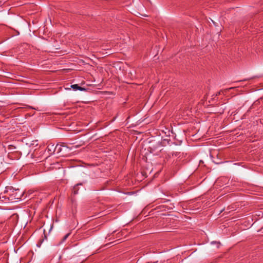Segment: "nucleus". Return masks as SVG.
I'll return each mask as SVG.
<instances>
[{"label": "nucleus", "mask_w": 263, "mask_h": 263, "mask_svg": "<svg viewBox=\"0 0 263 263\" xmlns=\"http://www.w3.org/2000/svg\"><path fill=\"white\" fill-rule=\"evenodd\" d=\"M72 147L68 146L67 143L61 142L57 144V153L62 157L67 156Z\"/></svg>", "instance_id": "1"}, {"label": "nucleus", "mask_w": 263, "mask_h": 263, "mask_svg": "<svg viewBox=\"0 0 263 263\" xmlns=\"http://www.w3.org/2000/svg\"><path fill=\"white\" fill-rule=\"evenodd\" d=\"M57 145L54 146V144H50L47 147V149L49 152H51L50 154L53 153L54 152H57Z\"/></svg>", "instance_id": "2"}, {"label": "nucleus", "mask_w": 263, "mask_h": 263, "mask_svg": "<svg viewBox=\"0 0 263 263\" xmlns=\"http://www.w3.org/2000/svg\"><path fill=\"white\" fill-rule=\"evenodd\" d=\"M71 87L74 90H80V91H85L86 90V89L82 87L79 86L78 84H73L71 85Z\"/></svg>", "instance_id": "3"}, {"label": "nucleus", "mask_w": 263, "mask_h": 263, "mask_svg": "<svg viewBox=\"0 0 263 263\" xmlns=\"http://www.w3.org/2000/svg\"><path fill=\"white\" fill-rule=\"evenodd\" d=\"M83 184L82 183H78L76 185H75L73 187V189H72V193L74 194V195H76L78 193V191H79V187H78V186L79 185H82Z\"/></svg>", "instance_id": "4"}, {"label": "nucleus", "mask_w": 263, "mask_h": 263, "mask_svg": "<svg viewBox=\"0 0 263 263\" xmlns=\"http://www.w3.org/2000/svg\"><path fill=\"white\" fill-rule=\"evenodd\" d=\"M70 235V233H68L66 235H65L63 238L61 239V240L59 242V243L58 244V245H60L61 243H62V242H63L68 237V236H69Z\"/></svg>", "instance_id": "5"}, {"label": "nucleus", "mask_w": 263, "mask_h": 263, "mask_svg": "<svg viewBox=\"0 0 263 263\" xmlns=\"http://www.w3.org/2000/svg\"><path fill=\"white\" fill-rule=\"evenodd\" d=\"M44 241V239H41L39 241V242H38V243L37 244V246L38 247H41V243L43 242V241Z\"/></svg>", "instance_id": "6"}, {"label": "nucleus", "mask_w": 263, "mask_h": 263, "mask_svg": "<svg viewBox=\"0 0 263 263\" xmlns=\"http://www.w3.org/2000/svg\"><path fill=\"white\" fill-rule=\"evenodd\" d=\"M21 196H22V195H20V196H15V198L16 199H20L21 198Z\"/></svg>", "instance_id": "7"}, {"label": "nucleus", "mask_w": 263, "mask_h": 263, "mask_svg": "<svg viewBox=\"0 0 263 263\" xmlns=\"http://www.w3.org/2000/svg\"><path fill=\"white\" fill-rule=\"evenodd\" d=\"M221 91H219L217 93H216V96H218V95H220V93H221Z\"/></svg>", "instance_id": "8"}, {"label": "nucleus", "mask_w": 263, "mask_h": 263, "mask_svg": "<svg viewBox=\"0 0 263 263\" xmlns=\"http://www.w3.org/2000/svg\"><path fill=\"white\" fill-rule=\"evenodd\" d=\"M75 148H78L79 147V145H76L74 146Z\"/></svg>", "instance_id": "9"}]
</instances>
